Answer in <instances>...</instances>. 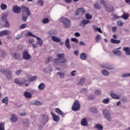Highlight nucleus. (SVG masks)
I'll return each instance as SVG.
<instances>
[{
	"label": "nucleus",
	"mask_w": 130,
	"mask_h": 130,
	"mask_svg": "<svg viewBox=\"0 0 130 130\" xmlns=\"http://www.w3.org/2000/svg\"><path fill=\"white\" fill-rule=\"evenodd\" d=\"M56 56L58 58H56L54 60V62L55 64L61 66L62 67H66L67 66L68 60L66 59L64 54H57Z\"/></svg>",
	"instance_id": "obj_1"
},
{
	"label": "nucleus",
	"mask_w": 130,
	"mask_h": 130,
	"mask_svg": "<svg viewBox=\"0 0 130 130\" xmlns=\"http://www.w3.org/2000/svg\"><path fill=\"white\" fill-rule=\"evenodd\" d=\"M59 21L62 23L64 28H70L72 26L71 20L67 17H61L60 18Z\"/></svg>",
	"instance_id": "obj_2"
},
{
	"label": "nucleus",
	"mask_w": 130,
	"mask_h": 130,
	"mask_svg": "<svg viewBox=\"0 0 130 130\" xmlns=\"http://www.w3.org/2000/svg\"><path fill=\"white\" fill-rule=\"evenodd\" d=\"M0 72L3 75H6V77L8 80H11L12 79V71L11 70H6L4 69L3 67L0 68Z\"/></svg>",
	"instance_id": "obj_3"
},
{
	"label": "nucleus",
	"mask_w": 130,
	"mask_h": 130,
	"mask_svg": "<svg viewBox=\"0 0 130 130\" xmlns=\"http://www.w3.org/2000/svg\"><path fill=\"white\" fill-rule=\"evenodd\" d=\"M103 114L105 119L108 120V121H111V115L109 113V111L106 109L103 110Z\"/></svg>",
	"instance_id": "obj_4"
},
{
	"label": "nucleus",
	"mask_w": 130,
	"mask_h": 130,
	"mask_svg": "<svg viewBox=\"0 0 130 130\" xmlns=\"http://www.w3.org/2000/svg\"><path fill=\"white\" fill-rule=\"evenodd\" d=\"M48 120H49L48 116L46 115H42L41 116V118L40 119V123L43 125L46 124L47 122H48Z\"/></svg>",
	"instance_id": "obj_5"
},
{
	"label": "nucleus",
	"mask_w": 130,
	"mask_h": 130,
	"mask_svg": "<svg viewBox=\"0 0 130 130\" xmlns=\"http://www.w3.org/2000/svg\"><path fill=\"white\" fill-rule=\"evenodd\" d=\"M80 107L81 105L80 104V103H79V101H76L74 103L72 109L73 111H78L80 110Z\"/></svg>",
	"instance_id": "obj_6"
},
{
	"label": "nucleus",
	"mask_w": 130,
	"mask_h": 130,
	"mask_svg": "<svg viewBox=\"0 0 130 130\" xmlns=\"http://www.w3.org/2000/svg\"><path fill=\"white\" fill-rule=\"evenodd\" d=\"M119 49H121V47H120L113 50V53H114V54H115L118 56H121V55H122V52H121V51H120Z\"/></svg>",
	"instance_id": "obj_7"
},
{
	"label": "nucleus",
	"mask_w": 130,
	"mask_h": 130,
	"mask_svg": "<svg viewBox=\"0 0 130 130\" xmlns=\"http://www.w3.org/2000/svg\"><path fill=\"white\" fill-rule=\"evenodd\" d=\"M22 56L23 58L25 60H29L31 58V55H30V54L27 51L23 52Z\"/></svg>",
	"instance_id": "obj_8"
},
{
	"label": "nucleus",
	"mask_w": 130,
	"mask_h": 130,
	"mask_svg": "<svg viewBox=\"0 0 130 130\" xmlns=\"http://www.w3.org/2000/svg\"><path fill=\"white\" fill-rule=\"evenodd\" d=\"M85 13H86V11L84 10V8H78L76 11V16H79V15H83V14H85Z\"/></svg>",
	"instance_id": "obj_9"
},
{
	"label": "nucleus",
	"mask_w": 130,
	"mask_h": 130,
	"mask_svg": "<svg viewBox=\"0 0 130 130\" xmlns=\"http://www.w3.org/2000/svg\"><path fill=\"white\" fill-rule=\"evenodd\" d=\"M89 23H91V21L90 20L83 19L81 21L79 25L80 26H81V27H86V25H87V24H89Z\"/></svg>",
	"instance_id": "obj_10"
},
{
	"label": "nucleus",
	"mask_w": 130,
	"mask_h": 130,
	"mask_svg": "<svg viewBox=\"0 0 130 130\" xmlns=\"http://www.w3.org/2000/svg\"><path fill=\"white\" fill-rule=\"evenodd\" d=\"M102 68L107 69V70H114V67L110 64H104L102 65Z\"/></svg>",
	"instance_id": "obj_11"
},
{
	"label": "nucleus",
	"mask_w": 130,
	"mask_h": 130,
	"mask_svg": "<svg viewBox=\"0 0 130 130\" xmlns=\"http://www.w3.org/2000/svg\"><path fill=\"white\" fill-rule=\"evenodd\" d=\"M21 10L23 12H25L26 13L27 16H31V12H30V10H29L28 8L23 6L21 7Z\"/></svg>",
	"instance_id": "obj_12"
},
{
	"label": "nucleus",
	"mask_w": 130,
	"mask_h": 130,
	"mask_svg": "<svg viewBox=\"0 0 130 130\" xmlns=\"http://www.w3.org/2000/svg\"><path fill=\"white\" fill-rule=\"evenodd\" d=\"M51 115H52L54 121L55 122H58L59 121V116L54 114L52 112H51Z\"/></svg>",
	"instance_id": "obj_13"
},
{
	"label": "nucleus",
	"mask_w": 130,
	"mask_h": 130,
	"mask_svg": "<svg viewBox=\"0 0 130 130\" xmlns=\"http://www.w3.org/2000/svg\"><path fill=\"white\" fill-rule=\"evenodd\" d=\"M22 123L25 127H28V126L30 125V122L29 120L27 119H23L22 120Z\"/></svg>",
	"instance_id": "obj_14"
},
{
	"label": "nucleus",
	"mask_w": 130,
	"mask_h": 130,
	"mask_svg": "<svg viewBox=\"0 0 130 130\" xmlns=\"http://www.w3.org/2000/svg\"><path fill=\"white\" fill-rule=\"evenodd\" d=\"M21 8L17 6H14L13 8V11L15 14H19L21 12Z\"/></svg>",
	"instance_id": "obj_15"
},
{
	"label": "nucleus",
	"mask_w": 130,
	"mask_h": 130,
	"mask_svg": "<svg viewBox=\"0 0 130 130\" xmlns=\"http://www.w3.org/2000/svg\"><path fill=\"white\" fill-rule=\"evenodd\" d=\"M80 123L82 126H87L88 121L87 119H86V118H84L81 119Z\"/></svg>",
	"instance_id": "obj_16"
},
{
	"label": "nucleus",
	"mask_w": 130,
	"mask_h": 130,
	"mask_svg": "<svg viewBox=\"0 0 130 130\" xmlns=\"http://www.w3.org/2000/svg\"><path fill=\"white\" fill-rule=\"evenodd\" d=\"M110 96L112 97V98H113V99H116L117 100L120 99V95H116V94L114 93H111Z\"/></svg>",
	"instance_id": "obj_17"
},
{
	"label": "nucleus",
	"mask_w": 130,
	"mask_h": 130,
	"mask_svg": "<svg viewBox=\"0 0 130 130\" xmlns=\"http://www.w3.org/2000/svg\"><path fill=\"white\" fill-rule=\"evenodd\" d=\"M15 84H17V85H23L24 83H27V80H24V82L20 81L18 78H16L14 81Z\"/></svg>",
	"instance_id": "obj_18"
},
{
	"label": "nucleus",
	"mask_w": 130,
	"mask_h": 130,
	"mask_svg": "<svg viewBox=\"0 0 130 130\" xmlns=\"http://www.w3.org/2000/svg\"><path fill=\"white\" fill-rule=\"evenodd\" d=\"M36 38L37 39V40H38L37 44H38L40 46H42V45H43V41L38 37H37Z\"/></svg>",
	"instance_id": "obj_19"
},
{
	"label": "nucleus",
	"mask_w": 130,
	"mask_h": 130,
	"mask_svg": "<svg viewBox=\"0 0 130 130\" xmlns=\"http://www.w3.org/2000/svg\"><path fill=\"white\" fill-rule=\"evenodd\" d=\"M10 120H11L12 122H17V121H18V118L16 115L12 114Z\"/></svg>",
	"instance_id": "obj_20"
},
{
	"label": "nucleus",
	"mask_w": 130,
	"mask_h": 130,
	"mask_svg": "<svg viewBox=\"0 0 130 130\" xmlns=\"http://www.w3.org/2000/svg\"><path fill=\"white\" fill-rule=\"evenodd\" d=\"M106 11L108 12V13H111V12H113L114 11V8L112 7H108L106 6H105Z\"/></svg>",
	"instance_id": "obj_21"
},
{
	"label": "nucleus",
	"mask_w": 130,
	"mask_h": 130,
	"mask_svg": "<svg viewBox=\"0 0 130 130\" xmlns=\"http://www.w3.org/2000/svg\"><path fill=\"white\" fill-rule=\"evenodd\" d=\"M65 46L68 49L71 48V44H70V39H67L65 41Z\"/></svg>",
	"instance_id": "obj_22"
},
{
	"label": "nucleus",
	"mask_w": 130,
	"mask_h": 130,
	"mask_svg": "<svg viewBox=\"0 0 130 130\" xmlns=\"http://www.w3.org/2000/svg\"><path fill=\"white\" fill-rule=\"evenodd\" d=\"M55 112H56L57 114H59V115H61V116H64V114H63V112L60 110L59 108H56L55 109Z\"/></svg>",
	"instance_id": "obj_23"
},
{
	"label": "nucleus",
	"mask_w": 130,
	"mask_h": 130,
	"mask_svg": "<svg viewBox=\"0 0 130 130\" xmlns=\"http://www.w3.org/2000/svg\"><path fill=\"white\" fill-rule=\"evenodd\" d=\"M57 74L58 76H59L60 79H63L64 77L66 76V72H57Z\"/></svg>",
	"instance_id": "obj_24"
},
{
	"label": "nucleus",
	"mask_w": 130,
	"mask_h": 130,
	"mask_svg": "<svg viewBox=\"0 0 130 130\" xmlns=\"http://www.w3.org/2000/svg\"><path fill=\"white\" fill-rule=\"evenodd\" d=\"M129 17V14L128 13H123L122 15L121 16V18H122L123 20H127Z\"/></svg>",
	"instance_id": "obj_25"
},
{
	"label": "nucleus",
	"mask_w": 130,
	"mask_h": 130,
	"mask_svg": "<svg viewBox=\"0 0 130 130\" xmlns=\"http://www.w3.org/2000/svg\"><path fill=\"white\" fill-rule=\"evenodd\" d=\"M52 40L53 41H54V42H60L61 41V40L60 39L55 37V36H52Z\"/></svg>",
	"instance_id": "obj_26"
},
{
	"label": "nucleus",
	"mask_w": 130,
	"mask_h": 130,
	"mask_svg": "<svg viewBox=\"0 0 130 130\" xmlns=\"http://www.w3.org/2000/svg\"><path fill=\"white\" fill-rule=\"evenodd\" d=\"M2 103L6 104V105H8L9 103V98L6 96L5 98L2 100Z\"/></svg>",
	"instance_id": "obj_27"
},
{
	"label": "nucleus",
	"mask_w": 130,
	"mask_h": 130,
	"mask_svg": "<svg viewBox=\"0 0 130 130\" xmlns=\"http://www.w3.org/2000/svg\"><path fill=\"white\" fill-rule=\"evenodd\" d=\"M111 43H113L114 44H119L120 43V40H115L114 39H111Z\"/></svg>",
	"instance_id": "obj_28"
},
{
	"label": "nucleus",
	"mask_w": 130,
	"mask_h": 130,
	"mask_svg": "<svg viewBox=\"0 0 130 130\" xmlns=\"http://www.w3.org/2000/svg\"><path fill=\"white\" fill-rule=\"evenodd\" d=\"M0 56L1 57H2V58H5V57L7 56V53L6 52V51L2 50L1 51Z\"/></svg>",
	"instance_id": "obj_29"
},
{
	"label": "nucleus",
	"mask_w": 130,
	"mask_h": 130,
	"mask_svg": "<svg viewBox=\"0 0 130 130\" xmlns=\"http://www.w3.org/2000/svg\"><path fill=\"white\" fill-rule=\"evenodd\" d=\"M37 79V76H32L27 78V80L28 82H33V81H35Z\"/></svg>",
	"instance_id": "obj_30"
},
{
	"label": "nucleus",
	"mask_w": 130,
	"mask_h": 130,
	"mask_svg": "<svg viewBox=\"0 0 130 130\" xmlns=\"http://www.w3.org/2000/svg\"><path fill=\"white\" fill-rule=\"evenodd\" d=\"M85 78H82L80 79V82L78 83V85L79 86H83L84 84L85 83Z\"/></svg>",
	"instance_id": "obj_31"
},
{
	"label": "nucleus",
	"mask_w": 130,
	"mask_h": 130,
	"mask_svg": "<svg viewBox=\"0 0 130 130\" xmlns=\"http://www.w3.org/2000/svg\"><path fill=\"white\" fill-rule=\"evenodd\" d=\"M124 51L126 52V55H129L130 53V48L128 47H124L123 48Z\"/></svg>",
	"instance_id": "obj_32"
},
{
	"label": "nucleus",
	"mask_w": 130,
	"mask_h": 130,
	"mask_svg": "<svg viewBox=\"0 0 130 130\" xmlns=\"http://www.w3.org/2000/svg\"><path fill=\"white\" fill-rule=\"evenodd\" d=\"M45 88V84L44 83H41L38 87L39 90H43Z\"/></svg>",
	"instance_id": "obj_33"
},
{
	"label": "nucleus",
	"mask_w": 130,
	"mask_h": 130,
	"mask_svg": "<svg viewBox=\"0 0 130 130\" xmlns=\"http://www.w3.org/2000/svg\"><path fill=\"white\" fill-rule=\"evenodd\" d=\"M95 128L98 130H103V126L100 124H97L95 125Z\"/></svg>",
	"instance_id": "obj_34"
},
{
	"label": "nucleus",
	"mask_w": 130,
	"mask_h": 130,
	"mask_svg": "<svg viewBox=\"0 0 130 130\" xmlns=\"http://www.w3.org/2000/svg\"><path fill=\"white\" fill-rule=\"evenodd\" d=\"M93 7L96 10H100L101 9V6L98 4V2H96L94 4Z\"/></svg>",
	"instance_id": "obj_35"
},
{
	"label": "nucleus",
	"mask_w": 130,
	"mask_h": 130,
	"mask_svg": "<svg viewBox=\"0 0 130 130\" xmlns=\"http://www.w3.org/2000/svg\"><path fill=\"white\" fill-rule=\"evenodd\" d=\"M10 54L11 56H12V57H14L15 59H17L18 58H19V55H18V54H17V53L15 52H11Z\"/></svg>",
	"instance_id": "obj_36"
},
{
	"label": "nucleus",
	"mask_w": 130,
	"mask_h": 130,
	"mask_svg": "<svg viewBox=\"0 0 130 130\" xmlns=\"http://www.w3.org/2000/svg\"><path fill=\"white\" fill-rule=\"evenodd\" d=\"M8 14H3V15H2L1 18H2V20H3L4 22H5V21H7V18L8 17Z\"/></svg>",
	"instance_id": "obj_37"
},
{
	"label": "nucleus",
	"mask_w": 130,
	"mask_h": 130,
	"mask_svg": "<svg viewBox=\"0 0 130 130\" xmlns=\"http://www.w3.org/2000/svg\"><path fill=\"white\" fill-rule=\"evenodd\" d=\"M7 8L8 7L7 6V5L4 4V3H2L1 5V9L2 11H6Z\"/></svg>",
	"instance_id": "obj_38"
},
{
	"label": "nucleus",
	"mask_w": 130,
	"mask_h": 130,
	"mask_svg": "<svg viewBox=\"0 0 130 130\" xmlns=\"http://www.w3.org/2000/svg\"><path fill=\"white\" fill-rule=\"evenodd\" d=\"M101 40V36L100 34H98L96 36L95 38V42H98Z\"/></svg>",
	"instance_id": "obj_39"
},
{
	"label": "nucleus",
	"mask_w": 130,
	"mask_h": 130,
	"mask_svg": "<svg viewBox=\"0 0 130 130\" xmlns=\"http://www.w3.org/2000/svg\"><path fill=\"white\" fill-rule=\"evenodd\" d=\"M24 95L26 98H31L32 97V95H31V93L29 92H28L27 91L24 92Z\"/></svg>",
	"instance_id": "obj_40"
},
{
	"label": "nucleus",
	"mask_w": 130,
	"mask_h": 130,
	"mask_svg": "<svg viewBox=\"0 0 130 130\" xmlns=\"http://www.w3.org/2000/svg\"><path fill=\"white\" fill-rule=\"evenodd\" d=\"M102 74L104 76H109V72L106 70H103L102 71Z\"/></svg>",
	"instance_id": "obj_41"
},
{
	"label": "nucleus",
	"mask_w": 130,
	"mask_h": 130,
	"mask_svg": "<svg viewBox=\"0 0 130 130\" xmlns=\"http://www.w3.org/2000/svg\"><path fill=\"white\" fill-rule=\"evenodd\" d=\"M87 56V54L85 53H82L80 54V58L83 60L86 59V57Z\"/></svg>",
	"instance_id": "obj_42"
},
{
	"label": "nucleus",
	"mask_w": 130,
	"mask_h": 130,
	"mask_svg": "<svg viewBox=\"0 0 130 130\" xmlns=\"http://www.w3.org/2000/svg\"><path fill=\"white\" fill-rule=\"evenodd\" d=\"M85 18L87 20H91V19H92V15H90L89 13H86L85 14Z\"/></svg>",
	"instance_id": "obj_43"
},
{
	"label": "nucleus",
	"mask_w": 130,
	"mask_h": 130,
	"mask_svg": "<svg viewBox=\"0 0 130 130\" xmlns=\"http://www.w3.org/2000/svg\"><path fill=\"white\" fill-rule=\"evenodd\" d=\"M110 101V100H109V98H107L103 100V103H104V104H108Z\"/></svg>",
	"instance_id": "obj_44"
},
{
	"label": "nucleus",
	"mask_w": 130,
	"mask_h": 130,
	"mask_svg": "<svg viewBox=\"0 0 130 130\" xmlns=\"http://www.w3.org/2000/svg\"><path fill=\"white\" fill-rule=\"evenodd\" d=\"M117 24L119 27H122L123 26V22L121 20H119L117 21Z\"/></svg>",
	"instance_id": "obj_45"
},
{
	"label": "nucleus",
	"mask_w": 130,
	"mask_h": 130,
	"mask_svg": "<svg viewBox=\"0 0 130 130\" xmlns=\"http://www.w3.org/2000/svg\"><path fill=\"white\" fill-rule=\"evenodd\" d=\"M3 33H4V35L8 36V35H10V34H11V32L10 30H3Z\"/></svg>",
	"instance_id": "obj_46"
},
{
	"label": "nucleus",
	"mask_w": 130,
	"mask_h": 130,
	"mask_svg": "<svg viewBox=\"0 0 130 130\" xmlns=\"http://www.w3.org/2000/svg\"><path fill=\"white\" fill-rule=\"evenodd\" d=\"M53 59V58L52 57H48L46 61V63H49V62H50Z\"/></svg>",
	"instance_id": "obj_47"
},
{
	"label": "nucleus",
	"mask_w": 130,
	"mask_h": 130,
	"mask_svg": "<svg viewBox=\"0 0 130 130\" xmlns=\"http://www.w3.org/2000/svg\"><path fill=\"white\" fill-rule=\"evenodd\" d=\"M0 130H5V123H0Z\"/></svg>",
	"instance_id": "obj_48"
},
{
	"label": "nucleus",
	"mask_w": 130,
	"mask_h": 130,
	"mask_svg": "<svg viewBox=\"0 0 130 130\" xmlns=\"http://www.w3.org/2000/svg\"><path fill=\"white\" fill-rule=\"evenodd\" d=\"M49 22V19L48 18H45L42 20V23L43 24H47Z\"/></svg>",
	"instance_id": "obj_49"
},
{
	"label": "nucleus",
	"mask_w": 130,
	"mask_h": 130,
	"mask_svg": "<svg viewBox=\"0 0 130 130\" xmlns=\"http://www.w3.org/2000/svg\"><path fill=\"white\" fill-rule=\"evenodd\" d=\"M102 91L100 90H97L94 91L95 95H101Z\"/></svg>",
	"instance_id": "obj_50"
},
{
	"label": "nucleus",
	"mask_w": 130,
	"mask_h": 130,
	"mask_svg": "<svg viewBox=\"0 0 130 130\" xmlns=\"http://www.w3.org/2000/svg\"><path fill=\"white\" fill-rule=\"evenodd\" d=\"M122 78H127V77H130V73H125L122 75Z\"/></svg>",
	"instance_id": "obj_51"
},
{
	"label": "nucleus",
	"mask_w": 130,
	"mask_h": 130,
	"mask_svg": "<svg viewBox=\"0 0 130 130\" xmlns=\"http://www.w3.org/2000/svg\"><path fill=\"white\" fill-rule=\"evenodd\" d=\"M71 41H72V42H75V43H79V40L75 38H71Z\"/></svg>",
	"instance_id": "obj_52"
},
{
	"label": "nucleus",
	"mask_w": 130,
	"mask_h": 130,
	"mask_svg": "<svg viewBox=\"0 0 130 130\" xmlns=\"http://www.w3.org/2000/svg\"><path fill=\"white\" fill-rule=\"evenodd\" d=\"M27 36H31L32 37H35V38H36V36L35 35H34L32 32L29 31L27 32Z\"/></svg>",
	"instance_id": "obj_53"
},
{
	"label": "nucleus",
	"mask_w": 130,
	"mask_h": 130,
	"mask_svg": "<svg viewBox=\"0 0 130 130\" xmlns=\"http://www.w3.org/2000/svg\"><path fill=\"white\" fill-rule=\"evenodd\" d=\"M26 27H27V24H21L20 26V29H24V28H26Z\"/></svg>",
	"instance_id": "obj_54"
},
{
	"label": "nucleus",
	"mask_w": 130,
	"mask_h": 130,
	"mask_svg": "<svg viewBox=\"0 0 130 130\" xmlns=\"http://www.w3.org/2000/svg\"><path fill=\"white\" fill-rule=\"evenodd\" d=\"M91 111L93 113H97L98 112V111L97 110V109H96V108H92L91 109Z\"/></svg>",
	"instance_id": "obj_55"
},
{
	"label": "nucleus",
	"mask_w": 130,
	"mask_h": 130,
	"mask_svg": "<svg viewBox=\"0 0 130 130\" xmlns=\"http://www.w3.org/2000/svg\"><path fill=\"white\" fill-rule=\"evenodd\" d=\"M43 5V0H39L38 2V6H42Z\"/></svg>",
	"instance_id": "obj_56"
},
{
	"label": "nucleus",
	"mask_w": 130,
	"mask_h": 130,
	"mask_svg": "<svg viewBox=\"0 0 130 130\" xmlns=\"http://www.w3.org/2000/svg\"><path fill=\"white\" fill-rule=\"evenodd\" d=\"M4 22L5 23V27H10V23H9L8 20L4 21Z\"/></svg>",
	"instance_id": "obj_57"
},
{
	"label": "nucleus",
	"mask_w": 130,
	"mask_h": 130,
	"mask_svg": "<svg viewBox=\"0 0 130 130\" xmlns=\"http://www.w3.org/2000/svg\"><path fill=\"white\" fill-rule=\"evenodd\" d=\"M21 73H22L21 70H18L16 72V75H17V76H19V75H20Z\"/></svg>",
	"instance_id": "obj_58"
},
{
	"label": "nucleus",
	"mask_w": 130,
	"mask_h": 130,
	"mask_svg": "<svg viewBox=\"0 0 130 130\" xmlns=\"http://www.w3.org/2000/svg\"><path fill=\"white\" fill-rule=\"evenodd\" d=\"M116 29H117V26H114L112 27V31L114 33H115L116 32Z\"/></svg>",
	"instance_id": "obj_59"
},
{
	"label": "nucleus",
	"mask_w": 130,
	"mask_h": 130,
	"mask_svg": "<svg viewBox=\"0 0 130 130\" xmlns=\"http://www.w3.org/2000/svg\"><path fill=\"white\" fill-rule=\"evenodd\" d=\"M28 17L26 16L22 15V20L24 21H27Z\"/></svg>",
	"instance_id": "obj_60"
},
{
	"label": "nucleus",
	"mask_w": 130,
	"mask_h": 130,
	"mask_svg": "<svg viewBox=\"0 0 130 130\" xmlns=\"http://www.w3.org/2000/svg\"><path fill=\"white\" fill-rule=\"evenodd\" d=\"M19 115H20V116H26V115H27V113L25 112L20 113Z\"/></svg>",
	"instance_id": "obj_61"
},
{
	"label": "nucleus",
	"mask_w": 130,
	"mask_h": 130,
	"mask_svg": "<svg viewBox=\"0 0 130 130\" xmlns=\"http://www.w3.org/2000/svg\"><path fill=\"white\" fill-rule=\"evenodd\" d=\"M33 105H40L41 103L39 101L35 102V103L32 104Z\"/></svg>",
	"instance_id": "obj_62"
},
{
	"label": "nucleus",
	"mask_w": 130,
	"mask_h": 130,
	"mask_svg": "<svg viewBox=\"0 0 130 130\" xmlns=\"http://www.w3.org/2000/svg\"><path fill=\"white\" fill-rule=\"evenodd\" d=\"M94 99V95L92 94L88 96V99H89V100H92Z\"/></svg>",
	"instance_id": "obj_63"
},
{
	"label": "nucleus",
	"mask_w": 130,
	"mask_h": 130,
	"mask_svg": "<svg viewBox=\"0 0 130 130\" xmlns=\"http://www.w3.org/2000/svg\"><path fill=\"white\" fill-rule=\"evenodd\" d=\"M119 18H121V16H118L116 14L114 15V19H119Z\"/></svg>",
	"instance_id": "obj_64"
}]
</instances>
